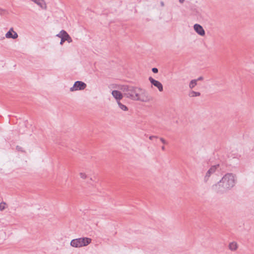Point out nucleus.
I'll use <instances>...</instances> for the list:
<instances>
[{
  "mask_svg": "<svg viewBox=\"0 0 254 254\" xmlns=\"http://www.w3.org/2000/svg\"><path fill=\"white\" fill-rule=\"evenodd\" d=\"M234 185V176L231 174L226 175L222 180L216 185L218 189L227 190L232 187Z\"/></svg>",
  "mask_w": 254,
  "mask_h": 254,
  "instance_id": "obj_1",
  "label": "nucleus"
},
{
  "mask_svg": "<svg viewBox=\"0 0 254 254\" xmlns=\"http://www.w3.org/2000/svg\"><path fill=\"white\" fill-rule=\"evenodd\" d=\"M123 90L126 92L125 94L127 98L136 101L138 94L141 91V88L131 86H125Z\"/></svg>",
  "mask_w": 254,
  "mask_h": 254,
  "instance_id": "obj_2",
  "label": "nucleus"
},
{
  "mask_svg": "<svg viewBox=\"0 0 254 254\" xmlns=\"http://www.w3.org/2000/svg\"><path fill=\"white\" fill-rule=\"evenodd\" d=\"M33 130V127L28 122H25L19 125L18 131L20 134L30 135Z\"/></svg>",
  "mask_w": 254,
  "mask_h": 254,
  "instance_id": "obj_3",
  "label": "nucleus"
},
{
  "mask_svg": "<svg viewBox=\"0 0 254 254\" xmlns=\"http://www.w3.org/2000/svg\"><path fill=\"white\" fill-rule=\"evenodd\" d=\"M91 242V240L88 238H81L72 240L70 242L71 246L79 248L87 246Z\"/></svg>",
  "mask_w": 254,
  "mask_h": 254,
  "instance_id": "obj_4",
  "label": "nucleus"
},
{
  "mask_svg": "<svg viewBox=\"0 0 254 254\" xmlns=\"http://www.w3.org/2000/svg\"><path fill=\"white\" fill-rule=\"evenodd\" d=\"M152 99V97L149 95L147 91L141 88V91L139 93L136 101H139L142 102L148 103L151 101Z\"/></svg>",
  "mask_w": 254,
  "mask_h": 254,
  "instance_id": "obj_5",
  "label": "nucleus"
},
{
  "mask_svg": "<svg viewBox=\"0 0 254 254\" xmlns=\"http://www.w3.org/2000/svg\"><path fill=\"white\" fill-rule=\"evenodd\" d=\"M87 85L86 83L81 81H77L74 82L72 87H70V91L71 92L82 90L85 89Z\"/></svg>",
  "mask_w": 254,
  "mask_h": 254,
  "instance_id": "obj_6",
  "label": "nucleus"
},
{
  "mask_svg": "<svg viewBox=\"0 0 254 254\" xmlns=\"http://www.w3.org/2000/svg\"><path fill=\"white\" fill-rule=\"evenodd\" d=\"M149 80L152 85L156 87L159 91L162 92L163 90V87L162 83L159 81L156 80L151 77H149Z\"/></svg>",
  "mask_w": 254,
  "mask_h": 254,
  "instance_id": "obj_7",
  "label": "nucleus"
},
{
  "mask_svg": "<svg viewBox=\"0 0 254 254\" xmlns=\"http://www.w3.org/2000/svg\"><path fill=\"white\" fill-rule=\"evenodd\" d=\"M5 38L7 39H15L18 37V34L16 32L13 30L12 28H11L5 34Z\"/></svg>",
  "mask_w": 254,
  "mask_h": 254,
  "instance_id": "obj_8",
  "label": "nucleus"
},
{
  "mask_svg": "<svg viewBox=\"0 0 254 254\" xmlns=\"http://www.w3.org/2000/svg\"><path fill=\"white\" fill-rule=\"evenodd\" d=\"M193 28L195 31L200 36H204L205 35V31L203 27L198 24H195L193 26Z\"/></svg>",
  "mask_w": 254,
  "mask_h": 254,
  "instance_id": "obj_9",
  "label": "nucleus"
},
{
  "mask_svg": "<svg viewBox=\"0 0 254 254\" xmlns=\"http://www.w3.org/2000/svg\"><path fill=\"white\" fill-rule=\"evenodd\" d=\"M112 95L116 99L117 102L118 101H120L123 97V96L121 92L118 90H113L112 92Z\"/></svg>",
  "mask_w": 254,
  "mask_h": 254,
  "instance_id": "obj_10",
  "label": "nucleus"
},
{
  "mask_svg": "<svg viewBox=\"0 0 254 254\" xmlns=\"http://www.w3.org/2000/svg\"><path fill=\"white\" fill-rule=\"evenodd\" d=\"M32 1L36 3L41 8L46 9L47 8L46 3L44 0H31Z\"/></svg>",
  "mask_w": 254,
  "mask_h": 254,
  "instance_id": "obj_11",
  "label": "nucleus"
},
{
  "mask_svg": "<svg viewBox=\"0 0 254 254\" xmlns=\"http://www.w3.org/2000/svg\"><path fill=\"white\" fill-rule=\"evenodd\" d=\"M149 139L151 141L159 142H161L162 143H165V140L163 138L159 137L157 136H150L149 137Z\"/></svg>",
  "mask_w": 254,
  "mask_h": 254,
  "instance_id": "obj_12",
  "label": "nucleus"
},
{
  "mask_svg": "<svg viewBox=\"0 0 254 254\" xmlns=\"http://www.w3.org/2000/svg\"><path fill=\"white\" fill-rule=\"evenodd\" d=\"M67 41L69 43L72 42V40L70 36L68 34L67 35L64 36L63 38H62L60 42V44L63 45V43L65 41Z\"/></svg>",
  "mask_w": 254,
  "mask_h": 254,
  "instance_id": "obj_13",
  "label": "nucleus"
},
{
  "mask_svg": "<svg viewBox=\"0 0 254 254\" xmlns=\"http://www.w3.org/2000/svg\"><path fill=\"white\" fill-rule=\"evenodd\" d=\"M229 248L231 251H235L238 248V245L236 242H232L229 244Z\"/></svg>",
  "mask_w": 254,
  "mask_h": 254,
  "instance_id": "obj_14",
  "label": "nucleus"
},
{
  "mask_svg": "<svg viewBox=\"0 0 254 254\" xmlns=\"http://www.w3.org/2000/svg\"><path fill=\"white\" fill-rule=\"evenodd\" d=\"M218 167V165H215L212 166L208 171L207 175L209 176L211 174L214 173L216 169H217Z\"/></svg>",
  "mask_w": 254,
  "mask_h": 254,
  "instance_id": "obj_15",
  "label": "nucleus"
},
{
  "mask_svg": "<svg viewBox=\"0 0 254 254\" xmlns=\"http://www.w3.org/2000/svg\"><path fill=\"white\" fill-rule=\"evenodd\" d=\"M200 95V93L199 92H196L194 91H191L189 93V96L190 97H194L199 96Z\"/></svg>",
  "mask_w": 254,
  "mask_h": 254,
  "instance_id": "obj_16",
  "label": "nucleus"
},
{
  "mask_svg": "<svg viewBox=\"0 0 254 254\" xmlns=\"http://www.w3.org/2000/svg\"><path fill=\"white\" fill-rule=\"evenodd\" d=\"M117 104L119 106V107L123 111H127L128 110V108L127 107L123 104L122 103H121V102L120 101H118V102H117Z\"/></svg>",
  "mask_w": 254,
  "mask_h": 254,
  "instance_id": "obj_17",
  "label": "nucleus"
},
{
  "mask_svg": "<svg viewBox=\"0 0 254 254\" xmlns=\"http://www.w3.org/2000/svg\"><path fill=\"white\" fill-rule=\"evenodd\" d=\"M68 33L64 30H63L60 31V32L56 36L60 38L61 39L64 37V36L65 35H67Z\"/></svg>",
  "mask_w": 254,
  "mask_h": 254,
  "instance_id": "obj_18",
  "label": "nucleus"
},
{
  "mask_svg": "<svg viewBox=\"0 0 254 254\" xmlns=\"http://www.w3.org/2000/svg\"><path fill=\"white\" fill-rule=\"evenodd\" d=\"M197 80L193 79L190 81L189 83V87L190 89L193 88L197 85Z\"/></svg>",
  "mask_w": 254,
  "mask_h": 254,
  "instance_id": "obj_19",
  "label": "nucleus"
},
{
  "mask_svg": "<svg viewBox=\"0 0 254 254\" xmlns=\"http://www.w3.org/2000/svg\"><path fill=\"white\" fill-rule=\"evenodd\" d=\"M79 176L80 177V178L82 179H86L87 177V175L86 174V173H84V172H81L79 173Z\"/></svg>",
  "mask_w": 254,
  "mask_h": 254,
  "instance_id": "obj_20",
  "label": "nucleus"
},
{
  "mask_svg": "<svg viewBox=\"0 0 254 254\" xmlns=\"http://www.w3.org/2000/svg\"><path fill=\"white\" fill-rule=\"evenodd\" d=\"M6 204L5 203H0V210H2L5 208Z\"/></svg>",
  "mask_w": 254,
  "mask_h": 254,
  "instance_id": "obj_21",
  "label": "nucleus"
},
{
  "mask_svg": "<svg viewBox=\"0 0 254 254\" xmlns=\"http://www.w3.org/2000/svg\"><path fill=\"white\" fill-rule=\"evenodd\" d=\"M152 71L153 72L156 73H157L158 71V70L157 68L156 67H153L152 69Z\"/></svg>",
  "mask_w": 254,
  "mask_h": 254,
  "instance_id": "obj_22",
  "label": "nucleus"
},
{
  "mask_svg": "<svg viewBox=\"0 0 254 254\" xmlns=\"http://www.w3.org/2000/svg\"><path fill=\"white\" fill-rule=\"evenodd\" d=\"M160 147L161 148L162 150H165V145H162L160 146Z\"/></svg>",
  "mask_w": 254,
  "mask_h": 254,
  "instance_id": "obj_23",
  "label": "nucleus"
},
{
  "mask_svg": "<svg viewBox=\"0 0 254 254\" xmlns=\"http://www.w3.org/2000/svg\"><path fill=\"white\" fill-rule=\"evenodd\" d=\"M202 79H203V77L202 76H200V77H198L196 80H197V81H199V80H202Z\"/></svg>",
  "mask_w": 254,
  "mask_h": 254,
  "instance_id": "obj_24",
  "label": "nucleus"
},
{
  "mask_svg": "<svg viewBox=\"0 0 254 254\" xmlns=\"http://www.w3.org/2000/svg\"><path fill=\"white\" fill-rule=\"evenodd\" d=\"M160 4H161V6H164V2L161 1V2H160Z\"/></svg>",
  "mask_w": 254,
  "mask_h": 254,
  "instance_id": "obj_25",
  "label": "nucleus"
},
{
  "mask_svg": "<svg viewBox=\"0 0 254 254\" xmlns=\"http://www.w3.org/2000/svg\"><path fill=\"white\" fill-rule=\"evenodd\" d=\"M185 1V0H179V2L183 3Z\"/></svg>",
  "mask_w": 254,
  "mask_h": 254,
  "instance_id": "obj_26",
  "label": "nucleus"
},
{
  "mask_svg": "<svg viewBox=\"0 0 254 254\" xmlns=\"http://www.w3.org/2000/svg\"><path fill=\"white\" fill-rule=\"evenodd\" d=\"M3 11V10L0 8V14H1L2 12Z\"/></svg>",
  "mask_w": 254,
  "mask_h": 254,
  "instance_id": "obj_27",
  "label": "nucleus"
}]
</instances>
